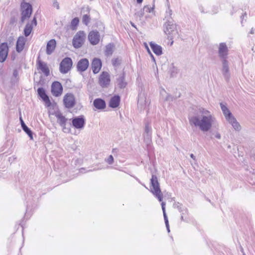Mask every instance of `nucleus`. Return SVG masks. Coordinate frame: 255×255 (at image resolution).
Returning <instances> with one entry per match:
<instances>
[{"instance_id":"obj_41","label":"nucleus","mask_w":255,"mask_h":255,"mask_svg":"<svg viewBox=\"0 0 255 255\" xmlns=\"http://www.w3.org/2000/svg\"><path fill=\"white\" fill-rule=\"evenodd\" d=\"M66 125H64L63 126H61L62 128V130L64 132L69 133L70 131V128L66 127Z\"/></svg>"},{"instance_id":"obj_49","label":"nucleus","mask_w":255,"mask_h":255,"mask_svg":"<svg viewBox=\"0 0 255 255\" xmlns=\"http://www.w3.org/2000/svg\"><path fill=\"white\" fill-rule=\"evenodd\" d=\"M145 46H146V49H147V50L148 52L149 53V54H150L151 56L152 57V58H153V59L154 60V57H153V55L151 53V52H150V50H149V49L148 47L147 46V45L146 44Z\"/></svg>"},{"instance_id":"obj_35","label":"nucleus","mask_w":255,"mask_h":255,"mask_svg":"<svg viewBox=\"0 0 255 255\" xmlns=\"http://www.w3.org/2000/svg\"><path fill=\"white\" fill-rule=\"evenodd\" d=\"M90 18L88 14H84L82 17V22L84 24L87 25L90 22Z\"/></svg>"},{"instance_id":"obj_37","label":"nucleus","mask_w":255,"mask_h":255,"mask_svg":"<svg viewBox=\"0 0 255 255\" xmlns=\"http://www.w3.org/2000/svg\"><path fill=\"white\" fill-rule=\"evenodd\" d=\"M146 101L144 98H140L138 101V105L141 106L142 107L146 105Z\"/></svg>"},{"instance_id":"obj_22","label":"nucleus","mask_w":255,"mask_h":255,"mask_svg":"<svg viewBox=\"0 0 255 255\" xmlns=\"http://www.w3.org/2000/svg\"><path fill=\"white\" fill-rule=\"evenodd\" d=\"M227 121L232 125V127L235 130L237 131H240L241 130V126L234 116L230 118L227 120Z\"/></svg>"},{"instance_id":"obj_43","label":"nucleus","mask_w":255,"mask_h":255,"mask_svg":"<svg viewBox=\"0 0 255 255\" xmlns=\"http://www.w3.org/2000/svg\"><path fill=\"white\" fill-rule=\"evenodd\" d=\"M30 24H32V26L33 25H35L36 26V24H37V20H36V18L35 17H34L33 19L32 20L31 22V23H30Z\"/></svg>"},{"instance_id":"obj_38","label":"nucleus","mask_w":255,"mask_h":255,"mask_svg":"<svg viewBox=\"0 0 255 255\" xmlns=\"http://www.w3.org/2000/svg\"><path fill=\"white\" fill-rule=\"evenodd\" d=\"M35 194L34 193V192H32V191H30L29 192L27 193V202H28L31 199L33 200V199L32 198V197H34Z\"/></svg>"},{"instance_id":"obj_16","label":"nucleus","mask_w":255,"mask_h":255,"mask_svg":"<svg viewBox=\"0 0 255 255\" xmlns=\"http://www.w3.org/2000/svg\"><path fill=\"white\" fill-rule=\"evenodd\" d=\"M38 96L45 103L47 107L51 106V102L48 96L46 94L45 89L42 87H40L37 89Z\"/></svg>"},{"instance_id":"obj_53","label":"nucleus","mask_w":255,"mask_h":255,"mask_svg":"<svg viewBox=\"0 0 255 255\" xmlns=\"http://www.w3.org/2000/svg\"><path fill=\"white\" fill-rule=\"evenodd\" d=\"M137 0V2L138 3H141L143 0Z\"/></svg>"},{"instance_id":"obj_42","label":"nucleus","mask_w":255,"mask_h":255,"mask_svg":"<svg viewBox=\"0 0 255 255\" xmlns=\"http://www.w3.org/2000/svg\"><path fill=\"white\" fill-rule=\"evenodd\" d=\"M164 221H165V225H166V227L167 228V230L168 232H170L169 226V223H168V220L167 217H164Z\"/></svg>"},{"instance_id":"obj_51","label":"nucleus","mask_w":255,"mask_h":255,"mask_svg":"<svg viewBox=\"0 0 255 255\" xmlns=\"http://www.w3.org/2000/svg\"><path fill=\"white\" fill-rule=\"evenodd\" d=\"M108 105L109 107L112 108V98L110 99Z\"/></svg>"},{"instance_id":"obj_1","label":"nucleus","mask_w":255,"mask_h":255,"mask_svg":"<svg viewBox=\"0 0 255 255\" xmlns=\"http://www.w3.org/2000/svg\"><path fill=\"white\" fill-rule=\"evenodd\" d=\"M191 126L198 128L202 131L207 132L213 127L218 126L217 119L214 114L210 111L203 108L198 109L196 115L189 118Z\"/></svg>"},{"instance_id":"obj_46","label":"nucleus","mask_w":255,"mask_h":255,"mask_svg":"<svg viewBox=\"0 0 255 255\" xmlns=\"http://www.w3.org/2000/svg\"><path fill=\"white\" fill-rule=\"evenodd\" d=\"M18 75V72L16 69H14L13 72V77L17 78Z\"/></svg>"},{"instance_id":"obj_19","label":"nucleus","mask_w":255,"mask_h":255,"mask_svg":"<svg viewBox=\"0 0 255 255\" xmlns=\"http://www.w3.org/2000/svg\"><path fill=\"white\" fill-rule=\"evenodd\" d=\"M222 72L226 80H228L230 78V72L228 65V62L226 59H223L222 61Z\"/></svg>"},{"instance_id":"obj_34","label":"nucleus","mask_w":255,"mask_h":255,"mask_svg":"<svg viewBox=\"0 0 255 255\" xmlns=\"http://www.w3.org/2000/svg\"><path fill=\"white\" fill-rule=\"evenodd\" d=\"M79 22V20L78 17L73 18L71 22V27L72 29H75L77 26Z\"/></svg>"},{"instance_id":"obj_31","label":"nucleus","mask_w":255,"mask_h":255,"mask_svg":"<svg viewBox=\"0 0 255 255\" xmlns=\"http://www.w3.org/2000/svg\"><path fill=\"white\" fill-rule=\"evenodd\" d=\"M120 102V97L119 96H115L113 97V108L119 106Z\"/></svg>"},{"instance_id":"obj_28","label":"nucleus","mask_w":255,"mask_h":255,"mask_svg":"<svg viewBox=\"0 0 255 255\" xmlns=\"http://www.w3.org/2000/svg\"><path fill=\"white\" fill-rule=\"evenodd\" d=\"M160 95L161 100L164 101L170 102L172 101L173 100V98L171 95L167 93L164 89H161L160 90Z\"/></svg>"},{"instance_id":"obj_7","label":"nucleus","mask_w":255,"mask_h":255,"mask_svg":"<svg viewBox=\"0 0 255 255\" xmlns=\"http://www.w3.org/2000/svg\"><path fill=\"white\" fill-rule=\"evenodd\" d=\"M86 35L83 31H79L74 36L72 44L73 46L75 48H79L81 47L84 44Z\"/></svg>"},{"instance_id":"obj_29","label":"nucleus","mask_w":255,"mask_h":255,"mask_svg":"<svg viewBox=\"0 0 255 255\" xmlns=\"http://www.w3.org/2000/svg\"><path fill=\"white\" fill-rule=\"evenodd\" d=\"M150 46L153 52L157 55H160L162 53V47L152 42L150 43Z\"/></svg>"},{"instance_id":"obj_50","label":"nucleus","mask_w":255,"mask_h":255,"mask_svg":"<svg viewBox=\"0 0 255 255\" xmlns=\"http://www.w3.org/2000/svg\"><path fill=\"white\" fill-rule=\"evenodd\" d=\"M250 33L252 34H255V27L254 28H252L250 31Z\"/></svg>"},{"instance_id":"obj_40","label":"nucleus","mask_w":255,"mask_h":255,"mask_svg":"<svg viewBox=\"0 0 255 255\" xmlns=\"http://www.w3.org/2000/svg\"><path fill=\"white\" fill-rule=\"evenodd\" d=\"M106 51L108 54L112 53V43H109L107 45Z\"/></svg>"},{"instance_id":"obj_23","label":"nucleus","mask_w":255,"mask_h":255,"mask_svg":"<svg viewBox=\"0 0 255 255\" xmlns=\"http://www.w3.org/2000/svg\"><path fill=\"white\" fill-rule=\"evenodd\" d=\"M38 68L46 76L49 75V69L47 65V64L41 60L37 61Z\"/></svg>"},{"instance_id":"obj_13","label":"nucleus","mask_w":255,"mask_h":255,"mask_svg":"<svg viewBox=\"0 0 255 255\" xmlns=\"http://www.w3.org/2000/svg\"><path fill=\"white\" fill-rule=\"evenodd\" d=\"M8 52V47L6 42L0 44V62H3L6 59Z\"/></svg>"},{"instance_id":"obj_20","label":"nucleus","mask_w":255,"mask_h":255,"mask_svg":"<svg viewBox=\"0 0 255 255\" xmlns=\"http://www.w3.org/2000/svg\"><path fill=\"white\" fill-rule=\"evenodd\" d=\"M93 105L97 110H104L106 107L105 101L101 98L95 99L93 101Z\"/></svg>"},{"instance_id":"obj_14","label":"nucleus","mask_w":255,"mask_h":255,"mask_svg":"<svg viewBox=\"0 0 255 255\" xmlns=\"http://www.w3.org/2000/svg\"><path fill=\"white\" fill-rule=\"evenodd\" d=\"M88 39L93 45H97L100 41V36L97 31H92L88 35Z\"/></svg>"},{"instance_id":"obj_11","label":"nucleus","mask_w":255,"mask_h":255,"mask_svg":"<svg viewBox=\"0 0 255 255\" xmlns=\"http://www.w3.org/2000/svg\"><path fill=\"white\" fill-rule=\"evenodd\" d=\"M63 102L67 108H73L75 104V97L71 93L66 94L63 98Z\"/></svg>"},{"instance_id":"obj_12","label":"nucleus","mask_w":255,"mask_h":255,"mask_svg":"<svg viewBox=\"0 0 255 255\" xmlns=\"http://www.w3.org/2000/svg\"><path fill=\"white\" fill-rule=\"evenodd\" d=\"M110 82V75L107 72H103L99 78V83L103 87H106Z\"/></svg>"},{"instance_id":"obj_56","label":"nucleus","mask_w":255,"mask_h":255,"mask_svg":"<svg viewBox=\"0 0 255 255\" xmlns=\"http://www.w3.org/2000/svg\"><path fill=\"white\" fill-rule=\"evenodd\" d=\"M12 158V159H13V160H14V159H15V157H14L13 156H12V157H9V161H10V160H11V159Z\"/></svg>"},{"instance_id":"obj_26","label":"nucleus","mask_w":255,"mask_h":255,"mask_svg":"<svg viewBox=\"0 0 255 255\" xmlns=\"http://www.w3.org/2000/svg\"><path fill=\"white\" fill-rule=\"evenodd\" d=\"M220 107L226 121L234 116L225 104L223 103H220Z\"/></svg>"},{"instance_id":"obj_30","label":"nucleus","mask_w":255,"mask_h":255,"mask_svg":"<svg viewBox=\"0 0 255 255\" xmlns=\"http://www.w3.org/2000/svg\"><path fill=\"white\" fill-rule=\"evenodd\" d=\"M32 28V24H30L29 23H27L24 29V34L25 36L27 37L30 34Z\"/></svg>"},{"instance_id":"obj_4","label":"nucleus","mask_w":255,"mask_h":255,"mask_svg":"<svg viewBox=\"0 0 255 255\" xmlns=\"http://www.w3.org/2000/svg\"><path fill=\"white\" fill-rule=\"evenodd\" d=\"M21 22L23 23L25 20L28 19L32 12V7L31 4L23 1L20 4Z\"/></svg>"},{"instance_id":"obj_21","label":"nucleus","mask_w":255,"mask_h":255,"mask_svg":"<svg viewBox=\"0 0 255 255\" xmlns=\"http://www.w3.org/2000/svg\"><path fill=\"white\" fill-rule=\"evenodd\" d=\"M25 41V38L23 36L18 37L16 44V50L17 52L20 53L23 50Z\"/></svg>"},{"instance_id":"obj_57","label":"nucleus","mask_w":255,"mask_h":255,"mask_svg":"<svg viewBox=\"0 0 255 255\" xmlns=\"http://www.w3.org/2000/svg\"><path fill=\"white\" fill-rule=\"evenodd\" d=\"M181 219H182V220H183V217H181Z\"/></svg>"},{"instance_id":"obj_32","label":"nucleus","mask_w":255,"mask_h":255,"mask_svg":"<svg viewBox=\"0 0 255 255\" xmlns=\"http://www.w3.org/2000/svg\"><path fill=\"white\" fill-rule=\"evenodd\" d=\"M105 168H106L105 167H104L103 166L100 165L97 168H94L93 169H88L87 170H86V169L84 168H81V169H80L79 171H80V172H81L82 173H86L87 172L95 171V170H97L102 169H105Z\"/></svg>"},{"instance_id":"obj_8","label":"nucleus","mask_w":255,"mask_h":255,"mask_svg":"<svg viewBox=\"0 0 255 255\" xmlns=\"http://www.w3.org/2000/svg\"><path fill=\"white\" fill-rule=\"evenodd\" d=\"M73 62L71 58L66 57L64 58L60 64L59 70L62 74L68 72L72 66Z\"/></svg>"},{"instance_id":"obj_33","label":"nucleus","mask_w":255,"mask_h":255,"mask_svg":"<svg viewBox=\"0 0 255 255\" xmlns=\"http://www.w3.org/2000/svg\"><path fill=\"white\" fill-rule=\"evenodd\" d=\"M144 141L147 144H149L151 141V134L144 133L143 134Z\"/></svg>"},{"instance_id":"obj_52","label":"nucleus","mask_w":255,"mask_h":255,"mask_svg":"<svg viewBox=\"0 0 255 255\" xmlns=\"http://www.w3.org/2000/svg\"><path fill=\"white\" fill-rule=\"evenodd\" d=\"M190 157L193 159V160H195L196 159V157L195 156V155L193 154H190Z\"/></svg>"},{"instance_id":"obj_6","label":"nucleus","mask_w":255,"mask_h":255,"mask_svg":"<svg viewBox=\"0 0 255 255\" xmlns=\"http://www.w3.org/2000/svg\"><path fill=\"white\" fill-rule=\"evenodd\" d=\"M163 31L168 38L171 39L178 33L176 25L172 21H167L164 23Z\"/></svg>"},{"instance_id":"obj_10","label":"nucleus","mask_w":255,"mask_h":255,"mask_svg":"<svg viewBox=\"0 0 255 255\" xmlns=\"http://www.w3.org/2000/svg\"><path fill=\"white\" fill-rule=\"evenodd\" d=\"M63 91V87L61 84L58 81H54L51 85V93L55 97H59L61 95Z\"/></svg>"},{"instance_id":"obj_27","label":"nucleus","mask_w":255,"mask_h":255,"mask_svg":"<svg viewBox=\"0 0 255 255\" xmlns=\"http://www.w3.org/2000/svg\"><path fill=\"white\" fill-rule=\"evenodd\" d=\"M21 128L23 131L29 136L30 139H33V132L31 130L25 125L21 117L20 118Z\"/></svg>"},{"instance_id":"obj_17","label":"nucleus","mask_w":255,"mask_h":255,"mask_svg":"<svg viewBox=\"0 0 255 255\" xmlns=\"http://www.w3.org/2000/svg\"><path fill=\"white\" fill-rule=\"evenodd\" d=\"M102 67V62L101 60L97 58L93 59L92 64L91 68L94 74H97L99 72Z\"/></svg>"},{"instance_id":"obj_55","label":"nucleus","mask_w":255,"mask_h":255,"mask_svg":"<svg viewBox=\"0 0 255 255\" xmlns=\"http://www.w3.org/2000/svg\"><path fill=\"white\" fill-rule=\"evenodd\" d=\"M130 23L133 27L136 28L135 25L134 24V23H133L132 22H130Z\"/></svg>"},{"instance_id":"obj_15","label":"nucleus","mask_w":255,"mask_h":255,"mask_svg":"<svg viewBox=\"0 0 255 255\" xmlns=\"http://www.w3.org/2000/svg\"><path fill=\"white\" fill-rule=\"evenodd\" d=\"M89 65V60L87 58H82L77 63V71L81 72H84L88 69Z\"/></svg>"},{"instance_id":"obj_9","label":"nucleus","mask_w":255,"mask_h":255,"mask_svg":"<svg viewBox=\"0 0 255 255\" xmlns=\"http://www.w3.org/2000/svg\"><path fill=\"white\" fill-rule=\"evenodd\" d=\"M72 126L77 129H82L85 125V119L83 116L73 118L72 119Z\"/></svg>"},{"instance_id":"obj_18","label":"nucleus","mask_w":255,"mask_h":255,"mask_svg":"<svg viewBox=\"0 0 255 255\" xmlns=\"http://www.w3.org/2000/svg\"><path fill=\"white\" fill-rule=\"evenodd\" d=\"M218 51L220 57L223 59H226L228 55V49L225 43H221L219 44Z\"/></svg>"},{"instance_id":"obj_3","label":"nucleus","mask_w":255,"mask_h":255,"mask_svg":"<svg viewBox=\"0 0 255 255\" xmlns=\"http://www.w3.org/2000/svg\"><path fill=\"white\" fill-rule=\"evenodd\" d=\"M154 9L155 5L154 3L152 5H144L142 9L135 13V18L139 20H141L143 17H144L146 20L150 19L155 15Z\"/></svg>"},{"instance_id":"obj_25","label":"nucleus","mask_w":255,"mask_h":255,"mask_svg":"<svg viewBox=\"0 0 255 255\" xmlns=\"http://www.w3.org/2000/svg\"><path fill=\"white\" fill-rule=\"evenodd\" d=\"M55 116L57 119V123L60 126H64L66 125L67 119L60 112H57L55 113Z\"/></svg>"},{"instance_id":"obj_47","label":"nucleus","mask_w":255,"mask_h":255,"mask_svg":"<svg viewBox=\"0 0 255 255\" xmlns=\"http://www.w3.org/2000/svg\"><path fill=\"white\" fill-rule=\"evenodd\" d=\"M214 136H215V137L216 138H217V139H221V134H220V133L219 132H215V133H214Z\"/></svg>"},{"instance_id":"obj_5","label":"nucleus","mask_w":255,"mask_h":255,"mask_svg":"<svg viewBox=\"0 0 255 255\" xmlns=\"http://www.w3.org/2000/svg\"><path fill=\"white\" fill-rule=\"evenodd\" d=\"M150 180L151 185V192L158 199L159 201L161 202L163 199V194L160 189L159 184L156 176L152 175Z\"/></svg>"},{"instance_id":"obj_2","label":"nucleus","mask_w":255,"mask_h":255,"mask_svg":"<svg viewBox=\"0 0 255 255\" xmlns=\"http://www.w3.org/2000/svg\"><path fill=\"white\" fill-rule=\"evenodd\" d=\"M113 66H114L115 70L120 73L118 78L117 79V86L122 89L126 87L127 83L125 79V74L123 72V66L121 65V59L117 58L113 62Z\"/></svg>"},{"instance_id":"obj_44","label":"nucleus","mask_w":255,"mask_h":255,"mask_svg":"<svg viewBox=\"0 0 255 255\" xmlns=\"http://www.w3.org/2000/svg\"><path fill=\"white\" fill-rule=\"evenodd\" d=\"M53 5L54 7H56L57 8V9H58L59 8V3L58 2V1L56 0H54V2L53 3Z\"/></svg>"},{"instance_id":"obj_36","label":"nucleus","mask_w":255,"mask_h":255,"mask_svg":"<svg viewBox=\"0 0 255 255\" xmlns=\"http://www.w3.org/2000/svg\"><path fill=\"white\" fill-rule=\"evenodd\" d=\"M144 133L152 134V128L148 124L146 125L145 127Z\"/></svg>"},{"instance_id":"obj_45","label":"nucleus","mask_w":255,"mask_h":255,"mask_svg":"<svg viewBox=\"0 0 255 255\" xmlns=\"http://www.w3.org/2000/svg\"><path fill=\"white\" fill-rule=\"evenodd\" d=\"M105 161L108 162L109 164H112V154L110 155L108 158L107 159H105Z\"/></svg>"},{"instance_id":"obj_24","label":"nucleus","mask_w":255,"mask_h":255,"mask_svg":"<svg viewBox=\"0 0 255 255\" xmlns=\"http://www.w3.org/2000/svg\"><path fill=\"white\" fill-rule=\"evenodd\" d=\"M56 40L55 39H51L49 40L46 46V53L50 55L54 50L56 47Z\"/></svg>"},{"instance_id":"obj_48","label":"nucleus","mask_w":255,"mask_h":255,"mask_svg":"<svg viewBox=\"0 0 255 255\" xmlns=\"http://www.w3.org/2000/svg\"><path fill=\"white\" fill-rule=\"evenodd\" d=\"M166 13L167 14L169 15L170 17H171L172 15V10L169 7H168V10L166 11Z\"/></svg>"},{"instance_id":"obj_39","label":"nucleus","mask_w":255,"mask_h":255,"mask_svg":"<svg viewBox=\"0 0 255 255\" xmlns=\"http://www.w3.org/2000/svg\"><path fill=\"white\" fill-rule=\"evenodd\" d=\"M161 207H162V210L163 211V217H167L166 215V212H165V202H162L161 203Z\"/></svg>"},{"instance_id":"obj_54","label":"nucleus","mask_w":255,"mask_h":255,"mask_svg":"<svg viewBox=\"0 0 255 255\" xmlns=\"http://www.w3.org/2000/svg\"><path fill=\"white\" fill-rule=\"evenodd\" d=\"M28 210H29V208L28 207V205H27V209H26V211L25 214H28Z\"/></svg>"}]
</instances>
